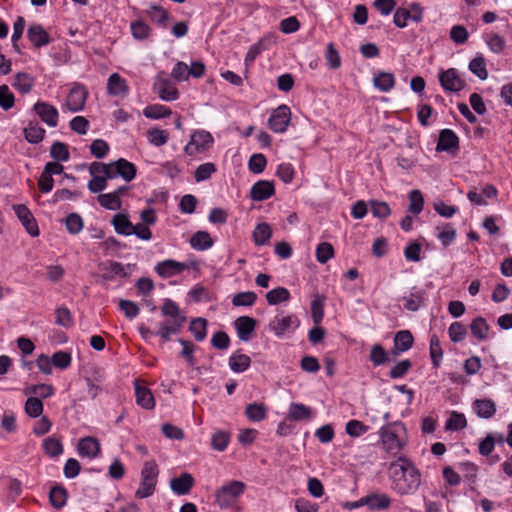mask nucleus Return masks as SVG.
<instances>
[{
	"mask_svg": "<svg viewBox=\"0 0 512 512\" xmlns=\"http://www.w3.org/2000/svg\"><path fill=\"white\" fill-rule=\"evenodd\" d=\"M161 313L171 318L170 321L184 324L186 317L181 313L179 306L172 300L166 299L161 307Z\"/></svg>",
	"mask_w": 512,
	"mask_h": 512,
	"instance_id": "a878e982",
	"label": "nucleus"
},
{
	"mask_svg": "<svg viewBox=\"0 0 512 512\" xmlns=\"http://www.w3.org/2000/svg\"><path fill=\"white\" fill-rule=\"evenodd\" d=\"M439 80L441 86L446 91L458 92L464 87V82L461 80L454 68L442 72L439 76Z\"/></svg>",
	"mask_w": 512,
	"mask_h": 512,
	"instance_id": "2eb2a0df",
	"label": "nucleus"
},
{
	"mask_svg": "<svg viewBox=\"0 0 512 512\" xmlns=\"http://www.w3.org/2000/svg\"><path fill=\"white\" fill-rule=\"evenodd\" d=\"M413 336L410 331H399L394 338V354L398 355L400 352H405L412 347Z\"/></svg>",
	"mask_w": 512,
	"mask_h": 512,
	"instance_id": "bb28decb",
	"label": "nucleus"
},
{
	"mask_svg": "<svg viewBox=\"0 0 512 512\" xmlns=\"http://www.w3.org/2000/svg\"><path fill=\"white\" fill-rule=\"evenodd\" d=\"M49 498L52 506L61 508L66 504L67 492L63 487H53L49 493Z\"/></svg>",
	"mask_w": 512,
	"mask_h": 512,
	"instance_id": "de8ad7c7",
	"label": "nucleus"
},
{
	"mask_svg": "<svg viewBox=\"0 0 512 512\" xmlns=\"http://www.w3.org/2000/svg\"><path fill=\"white\" fill-rule=\"evenodd\" d=\"M466 425L467 421L464 414L454 411L446 422V429L457 431L465 428Z\"/></svg>",
	"mask_w": 512,
	"mask_h": 512,
	"instance_id": "864d4df0",
	"label": "nucleus"
},
{
	"mask_svg": "<svg viewBox=\"0 0 512 512\" xmlns=\"http://www.w3.org/2000/svg\"><path fill=\"white\" fill-rule=\"evenodd\" d=\"M246 485L242 481L232 480L215 490V504L221 509L235 505L244 493Z\"/></svg>",
	"mask_w": 512,
	"mask_h": 512,
	"instance_id": "f03ea898",
	"label": "nucleus"
},
{
	"mask_svg": "<svg viewBox=\"0 0 512 512\" xmlns=\"http://www.w3.org/2000/svg\"><path fill=\"white\" fill-rule=\"evenodd\" d=\"M136 402L144 409H153L155 407V399L147 387L141 386L139 380L135 381Z\"/></svg>",
	"mask_w": 512,
	"mask_h": 512,
	"instance_id": "412c9836",
	"label": "nucleus"
},
{
	"mask_svg": "<svg viewBox=\"0 0 512 512\" xmlns=\"http://www.w3.org/2000/svg\"><path fill=\"white\" fill-rule=\"evenodd\" d=\"M77 449L80 456L92 459L100 453V443L93 437H85L79 441Z\"/></svg>",
	"mask_w": 512,
	"mask_h": 512,
	"instance_id": "6ab92c4d",
	"label": "nucleus"
},
{
	"mask_svg": "<svg viewBox=\"0 0 512 512\" xmlns=\"http://www.w3.org/2000/svg\"><path fill=\"white\" fill-rule=\"evenodd\" d=\"M182 326L183 324L173 321H162L158 324L156 334L164 341H169L172 335H176L180 332Z\"/></svg>",
	"mask_w": 512,
	"mask_h": 512,
	"instance_id": "c85d7f7f",
	"label": "nucleus"
},
{
	"mask_svg": "<svg viewBox=\"0 0 512 512\" xmlns=\"http://www.w3.org/2000/svg\"><path fill=\"white\" fill-rule=\"evenodd\" d=\"M186 269H188V266L185 263L178 262L172 259L159 262L155 267V271L162 278L173 277L175 275L182 273Z\"/></svg>",
	"mask_w": 512,
	"mask_h": 512,
	"instance_id": "ddd939ff",
	"label": "nucleus"
},
{
	"mask_svg": "<svg viewBox=\"0 0 512 512\" xmlns=\"http://www.w3.org/2000/svg\"><path fill=\"white\" fill-rule=\"evenodd\" d=\"M459 139L457 135L450 129H443L440 132L436 150L451 151L458 147Z\"/></svg>",
	"mask_w": 512,
	"mask_h": 512,
	"instance_id": "4be33fe9",
	"label": "nucleus"
},
{
	"mask_svg": "<svg viewBox=\"0 0 512 512\" xmlns=\"http://www.w3.org/2000/svg\"><path fill=\"white\" fill-rule=\"evenodd\" d=\"M230 435L224 431H217L213 434L211 444L217 451H224L229 443Z\"/></svg>",
	"mask_w": 512,
	"mask_h": 512,
	"instance_id": "0e129e2a",
	"label": "nucleus"
},
{
	"mask_svg": "<svg viewBox=\"0 0 512 512\" xmlns=\"http://www.w3.org/2000/svg\"><path fill=\"white\" fill-rule=\"evenodd\" d=\"M290 299V292L284 287H278L270 290L266 294V300L270 305H277Z\"/></svg>",
	"mask_w": 512,
	"mask_h": 512,
	"instance_id": "58836bf2",
	"label": "nucleus"
},
{
	"mask_svg": "<svg viewBox=\"0 0 512 512\" xmlns=\"http://www.w3.org/2000/svg\"><path fill=\"white\" fill-rule=\"evenodd\" d=\"M470 71L478 76L481 80H485L488 77L486 69V63L483 57H475L469 63Z\"/></svg>",
	"mask_w": 512,
	"mask_h": 512,
	"instance_id": "3c124183",
	"label": "nucleus"
},
{
	"mask_svg": "<svg viewBox=\"0 0 512 512\" xmlns=\"http://www.w3.org/2000/svg\"><path fill=\"white\" fill-rule=\"evenodd\" d=\"M15 104V97L7 85L0 86V107L7 111Z\"/></svg>",
	"mask_w": 512,
	"mask_h": 512,
	"instance_id": "69168bd1",
	"label": "nucleus"
},
{
	"mask_svg": "<svg viewBox=\"0 0 512 512\" xmlns=\"http://www.w3.org/2000/svg\"><path fill=\"white\" fill-rule=\"evenodd\" d=\"M425 291L416 290L410 293L409 297L405 298L404 307L409 311H417L421 306L424 305Z\"/></svg>",
	"mask_w": 512,
	"mask_h": 512,
	"instance_id": "e433bc0d",
	"label": "nucleus"
},
{
	"mask_svg": "<svg viewBox=\"0 0 512 512\" xmlns=\"http://www.w3.org/2000/svg\"><path fill=\"white\" fill-rule=\"evenodd\" d=\"M472 335L478 340H485L488 336L489 326L482 317H477L470 324Z\"/></svg>",
	"mask_w": 512,
	"mask_h": 512,
	"instance_id": "4c0bfd02",
	"label": "nucleus"
},
{
	"mask_svg": "<svg viewBox=\"0 0 512 512\" xmlns=\"http://www.w3.org/2000/svg\"><path fill=\"white\" fill-rule=\"evenodd\" d=\"M404 430V426L399 422H394L381 428L380 436L387 452L397 454L402 449L403 444L400 435Z\"/></svg>",
	"mask_w": 512,
	"mask_h": 512,
	"instance_id": "20e7f679",
	"label": "nucleus"
},
{
	"mask_svg": "<svg viewBox=\"0 0 512 512\" xmlns=\"http://www.w3.org/2000/svg\"><path fill=\"white\" fill-rule=\"evenodd\" d=\"M235 327L240 340L248 341L255 330L256 321L249 316H241L235 320Z\"/></svg>",
	"mask_w": 512,
	"mask_h": 512,
	"instance_id": "aec40b11",
	"label": "nucleus"
},
{
	"mask_svg": "<svg viewBox=\"0 0 512 512\" xmlns=\"http://www.w3.org/2000/svg\"><path fill=\"white\" fill-rule=\"evenodd\" d=\"M112 224L114 226L115 231L118 234L129 236L132 235L133 224L129 220L128 216L122 213L114 215L112 219Z\"/></svg>",
	"mask_w": 512,
	"mask_h": 512,
	"instance_id": "cd10ccee",
	"label": "nucleus"
},
{
	"mask_svg": "<svg viewBox=\"0 0 512 512\" xmlns=\"http://www.w3.org/2000/svg\"><path fill=\"white\" fill-rule=\"evenodd\" d=\"M14 211L23 226L26 228V231L33 237L38 236L39 229L29 209L24 205H15Z\"/></svg>",
	"mask_w": 512,
	"mask_h": 512,
	"instance_id": "4468645a",
	"label": "nucleus"
},
{
	"mask_svg": "<svg viewBox=\"0 0 512 512\" xmlns=\"http://www.w3.org/2000/svg\"><path fill=\"white\" fill-rule=\"evenodd\" d=\"M257 299V295L252 291L240 292L234 295L232 304L234 306H252Z\"/></svg>",
	"mask_w": 512,
	"mask_h": 512,
	"instance_id": "6e6d98bb",
	"label": "nucleus"
},
{
	"mask_svg": "<svg viewBox=\"0 0 512 512\" xmlns=\"http://www.w3.org/2000/svg\"><path fill=\"white\" fill-rule=\"evenodd\" d=\"M246 417L252 422H259L266 418L267 408L263 403H251L245 408Z\"/></svg>",
	"mask_w": 512,
	"mask_h": 512,
	"instance_id": "2f4dec72",
	"label": "nucleus"
},
{
	"mask_svg": "<svg viewBox=\"0 0 512 512\" xmlns=\"http://www.w3.org/2000/svg\"><path fill=\"white\" fill-rule=\"evenodd\" d=\"M473 408L478 417L485 419L493 417L496 412V405L491 399H476Z\"/></svg>",
	"mask_w": 512,
	"mask_h": 512,
	"instance_id": "b1692460",
	"label": "nucleus"
},
{
	"mask_svg": "<svg viewBox=\"0 0 512 512\" xmlns=\"http://www.w3.org/2000/svg\"><path fill=\"white\" fill-rule=\"evenodd\" d=\"M448 333L452 342H460L466 337L467 329L464 324L453 322L448 329Z\"/></svg>",
	"mask_w": 512,
	"mask_h": 512,
	"instance_id": "e2e57ef3",
	"label": "nucleus"
},
{
	"mask_svg": "<svg viewBox=\"0 0 512 512\" xmlns=\"http://www.w3.org/2000/svg\"><path fill=\"white\" fill-rule=\"evenodd\" d=\"M250 363V357L246 354L234 353L229 358V367L231 370L237 373L247 370L250 366Z\"/></svg>",
	"mask_w": 512,
	"mask_h": 512,
	"instance_id": "c9c22d12",
	"label": "nucleus"
},
{
	"mask_svg": "<svg viewBox=\"0 0 512 512\" xmlns=\"http://www.w3.org/2000/svg\"><path fill=\"white\" fill-rule=\"evenodd\" d=\"M313 415L310 407L302 403H291L288 410V420L290 421H303L309 420Z\"/></svg>",
	"mask_w": 512,
	"mask_h": 512,
	"instance_id": "5701e85b",
	"label": "nucleus"
},
{
	"mask_svg": "<svg viewBox=\"0 0 512 512\" xmlns=\"http://www.w3.org/2000/svg\"><path fill=\"white\" fill-rule=\"evenodd\" d=\"M371 213L376 218H386L391 214L389 205L384 201L370 200L368 202Z\"/></svg>",
	"mask_w": 512,
	"mask_h": 512,
	"instance_id": "a18cd8bd",
	"label": "nucleus"
},
{
	"mask_svg": "<svg viewBox=\"0 0 512 512\" xmlns=\"http://www.w3.org/2000/svg\"><path fill=\"white\" fill-rule=\"evenodd\" d=\"M195 481L191 474L182 473L179 477H175L170 481L171 490L177 495H186L194 486Z\"/></svg>",
	"mask_w": 512,
	"mask_h": 512,
	"instance_id": "f3484780",
	"label": "nucleus"
},
{
	"mask_svg": "<svg viewBox=\"0 0 512 512\" xmlns=\"http://www.w3.org/2000/svg\"><path fill=\"white\" fill-rule=\"evenodd\" d=\"M207 321L203 318L193 319L190 323L189 330L197 341H202L206 337Z\"/></svg>",
	"mask_w": 512,
	"mask_h": 512,
	"instance_id": "09e8293b",
	"label": "nucleus"
},
{
	"mask_svg": "<svg viewBox=\"0 0 512 512\" xmlns=\"http://www.w3.org/2000/svg\"><path fill=\"white\" fill-rule=\"evenodd\" d=\"M143 114L145 117L150 118V119H160V118L168 117L171 114V110L164 105L153 104V105L147 106L143 110Z\"/></svg>",
	"mask_w": 512,
	"mask_h": 512,
	"instance_id": "ea45409f",
	"label": "nucleus"
},
{
	"mask_svg": "<svg viewBox=\"0 0 512 512\" xmlns=\"http://www.w3.org/2000/svg\"><path fill=\"white\" fill-rule=\"evenodd\" d=\"M153 91L164 101H174L179 98L178 89L162 72L154 81Z\"/></svg>",
	"mask_w": 512,
	"mask_h": 512,
	"instance_id": "0eeeda50",
	"label": "nucleus"
},
{
	"mask_svg": "<svg viewBox=\"0 0 512 512\" xmlns=\"http://www.w3.org/2000/svg\"><path fill=\"white\" fill-rule=\"evenodd\" d=\"M217 171L214 163L207 162L197 167L194 172V178L196 182H202L211 177Z\"/></svg>",
	"mask_w": 512,
	"mask_h": 512,
	"instance_id": "49530a36",
	"label": "nucleus"
},
{
	"mask_svg": "<svg viewBox=\"0 0 512 512\" xmlns=\"http://www.w3.org/2000/svg\"><path fill=\"white\" fill-rule=\"evenodd\" d=\"M50 155L57 162H65L70 157L67 145L59 141H56L52 144L50 149Z\"/></svg>",
	"mask_w": 512,
	"mask_h": 512,
	"instance_id": "8fccbe9b",
	"label": "nucleus"
},
{
	"mask_svg": "<svg viewBox=\"0 0 512 512\" xmlns=\"http://www.w3.org/2000/svg\"><path fill=\"white\" fill-rule=\"evenodd\" d=\"M45 136V130L38 124L30 122L26 128H24L25 139L32 144L40 143Z\"/></svg>",
	"mask_w": 512,
	"mask_h": 512,
	"instance_id": "473e14b6",
	"label": "nucleus"
},
{
	"mask_svg": "<svg viewBox=\"0 0 512 512\" xmlns=\"http://www.w3.org/2000/svg\"><path fill=\"white\" fill-rule=\"evenodd\" d=\"M12 86L20 93L27 94L34 86V77L28 73L19 72L15 75Z\"/></svg>",
	"mask_w": 512,
	"mask_h": 512,
	"instance_id": "c756f323",
	"label": "nucleus"
},
{
	"mask_svg": "<svg viewBox=\"0 0 512 512\" xmlns=\"http://www.w3.org/2000/svg\"><path fill=\"white\" fill-rule=\"evenodd\" d=\"M373 84L380 91L388 92L395 85L394 75L388 72H380L374 77Z\"/></svg>",
	"mask_w": 512,
	"mask_h": 512,
	"instance_id": "72a5a7b5",
	"label": "nucleus"
},
{
	"mask_svg": "<svg viewBox=\"0 0 512 512\" xmlns=\"http://www.w3.org/2000/svg\"><path fill=\"white\" fill-rule=\"evenodd\" d=\"M27 38L35 48H40L50 43L49 34L40 24H32L28 27Z\"/></svg>",
	"mask_w": 512,
	"mask_h": 512,
	"instance_id": "dca6fc26",
	"label": "nucleus"
},
{
	"mask_svg": "<svg viewBox=\"0 0 512 512\" xmlns=\"http://www.w3.org/2000/svg\"><path fill=\"white\" fill-rule=\"evenodd\" d=\"M369 359L375 366H379L385 364L388 357L386 351L380 344H374L371 348Z\"/></svg>",
	"mask_w": 512,
	"mask_h": 512,
	"instance_id": "052dcab7",
	"label": "nucleus"
},
{
	"mask_svg": "<svg viewBox=\"0 0 512 512\" xmlns=\"http://www.w3.org/2000/svg\"><path fill=\"white\" fill-rule=\"evenodd\" d=\"M266 164H267V160H266L265 156L261 153H258V154H253L250 157L248 167L251 172H253L255 174H259L264 171Z\"/></svg>",
	"mask_w": 512,
	"mask_h": 512,
	"instance_id": "774afa93",
	"label": "nucleus"
},
{
	"mask_svg": "<svg viewBox=\"0 0 512 512\" xmlns=\"http://www.w3.org/2000/svg\"><path fill=\"white\" fill-rule=\"evenodd\" d=\"M214 138L210 132L206 130H195L189 142L184 147V152L189 156L207 152L213 145Z\"/></svg>",
	"mask_w": 512,
	"mask_h": 512,
	"instance_id": "39448f33",
	"label": "nucleus"
},
{
	"mask_svg": "<svg viewBox=\"0 0 512 512\" xmlns=\"http://www.w3.org/2000/svg\"><path fill=\"white\" fill-rule=\"evenodd\" d=\"M409 211L415 215H418L423 210L424 199L419 190H412L409 194Z\"/></svg>",
	"mask_w": 512,
	"mask_h": 512,
	"instance_id": "4d7b16f0",
	"label": "nucleus"
},
{
	"mask_svg": "<svg viewBox=\"0 0 512 512\" xmlns=\"http://www.w3.org/2000/svg\"><path fill=\"white\" fill-rule=\"evenodd\" d=\"M334 256L333 246L328 242H322L317 246L316 258L317 261L324 264Z\"/></svg>",
	"mask_w": 512,
	"mask_h": 512,
	"instance_id": "5fc2aeb1",
	"label": "nucleus"
},
{
	"mask_svg": "<svg viewBox=\"0 0 512 512\" xmlns=\"http://www.w3.org/2000/svg\"><path fill=\"white\" fill-rule=\"evenodd\" d=\"M88 96V91L83 85L76 84L69 92L66 100V107L71 112L81 111Z\"/></svg>",
	"mask_w": 512,
	"mask_h": 512,
	"instance_id": "1a4fd4ad",
	"label": "nucleus"
},
{
	"mask_svg": "<svg viewBox=\"0 0 512 512\" xmlns=\"http://www.w3.org/2000/svg\"><path fill=\"white\" fill-rule=\"evenodd\" d=\"M131 33L134 38L143 40L150 34L149 26L142 20H137L131 23Z\"/></svg>",
	"mask_w": 512,
	"mask_h": 512,
	"instance_id": "338daca9",
	"label": "nucleus"
},
{
	"mask_svg": "<svg viewBox=\"0 0 512 512\" xmlns=\"http://www.w3.org/2000/svg\"><path fill=\"white\" fill-rule=\"evenodd\" d=\"M391 488L399 495L414 493L421 483V474L414 464L405 457H399L388 468Z\"/></svg>",
	"mask_w": 512,
	"mask_h": 512,
	"instance_id": "f257e3e1",
	"label": "nucleus"
},
{
	"mask_svg": "<svg viewBox=\"0 0 512 512\" xmlns=\"http://www.w3.org/2000/svg\"><path fill=\"white\" fill-rule=\"evenodd\" d=\"M430 355L433 365L435 367H439L443 357V351L440 346V341L436 335H433L430 339Z\"/></svg>",
	"mask_w": 512,
	"mask_h": 512,
	"instance_id": "13d9d810",
	"label": "nucleus"
},
{
	"mask_svg": "<svg viewBox=\"0 0 512 512\" xmlns=\"http://www.w3.org/2000/svg\"><path fill=\"white\" fill-rule=\"evenodd\" d=\"M107 92L110 96L125 98L129 93L127 81L118 73H113L107 80Z\"/></svg>",
	"mask_w": 512,
	"mask_h": 512,
	"instance_id": "f8f14e48",
	"label": "nucleus"
},
{
	"mask_svg": "<svg viewBox=\"0 0 512 512\" xmlns=\"http://www.w3.org/2000/svg\"><path fill=\"white\" fill-rule=\"evenodd\" d=\"M274 192L273 182L260 180L252 186L250 196L254 201H263L270 198Z\"/></svg>",
	"mask_w": 512,
	"mask_h": 512,
	"instance_id": "a211bd4d",
	"label": "nucleus"
},
{
	"mask_svg": "<svg viewBox=\"0 0 512 512\" xmlns=\"http://www.w3.org/2000/svg\"><path fill=\"white\" fill-rule=\"evenodd\" d=\"M97 200H98L99 204L106 209L119 210L121 208V200L118 199L117 194H113V193L100 194L97 197Z\"/></svg>",
	"mask_w": 512,
	"mask_h": 512,
	"instance_id": "c03bdc74",
	"label": "nucleus"
},
{
	"mask_svg": "<svg viewBox=\"0 0 512 512\" xmlns=\"http://www.w3.org/2000/svg\"><path fill=\"white\" fill-rule=\"evenodd\" d=\"M190 245L193 249L204 251L213 246V239L210 234L206 231H198L194 233L190 238Z\"/></svg>",
	"mask_w": 512,
	"mask_h": 512,
	"instance_id": "393cba45",
	"label": "nucleus"
},
{
	"mask_svg": "<svg viewBox=\"0 0 512 512\" xmlns=\"http://www.w3.org/2000/svg\"><path fill=\"white\" fill-rule=\"evenodd\" d=\"M272 236V230L269 224H258L253 231V240L257 246H262L268 243Z\"/></svg>",
	"mask_w": 512,
	"mask_h": 512,
	"instance_id": "f704fd0d",
	"label": "nucleus"
},
{
	"mask_svg": "<svg viewBox=\"0 0 512 512\" xmlns=\"http://www.w3.org/2000/svg\"><path fill=\"white\" fill-rule=\"evenodd\" d=\"M43 448L50 457H57L63 453V445L56 437H48L43 441Z\"/></svg>",
	"mask_w": 512,
	"mask_h": 512,
	"instance_id": "79ce46f5",
	"label": "nucleus"
},
{
	"mask_svg": "<svg viewBox=\"0 0 512 512\" xmlns=\"http://www.w3.org/2000/svg\"><path fill=\"white\" fill-rule=\"evenodd\" d=\"M147 138L150 144L159 147L167 143L169 133L159 128H150L147 131Z\"/></svg>",
	"mask_w": 512,
	"mask_h": 512,
	"instance_id": "a19ab883",
	"label": "nucleus"
},
{
	"mask_svg": "<svg viewBox=\"0 0 512 512\" xmlns=\"http://www.w3.org/2000/svg\"><path fill=\"white\" fill-rule=\"evenodd\" d=\"M291 120V111L287 105L278 106L268 119L269 128L275 133L286 131Z\"/></svg>",
	"mask_w": 512,
	"mask_h": 512,
	"instance_id": "423d86ee",
	"label": "nucleus"
},
{
	"mask_svg": "<svg viewBox=\"0 0 512 512\" xmlns=\"http://www.w3.org/2000/svg\"><path fill=\"white\" fill-rule=\"evenodd\" d=\"M437 229L439 230L437 237L443 246L447 247L455 240L456 230L450 224H446L442 228L437 227Z\"/></svg>",
	"mask_w": 512,
	"mask_h": 512,
	"instance_id": "bf43d9fd",
	"label": "nucleus"
},
{
	"mask_svg": "<svg viewBox=\"0 0 512 512\" xmlns=\"http://www.w3.org/2000/svg\"><path fill=\"white\" fill-rule=\"evenodd\" d=\"M364 504L372 510L387 509L390 506V499L385 494H370L364 497Z\"/></svg>",
	"mask_w": 512,
	"mask_h": 512,
	"instance_id": "7c9ffc66",
	"label": "nucleus"
},
{
	"mask_svg": "<svg viewBox=\"0 0 512 512\" xmlns=\"http://www.w3.org/2000/svg\"><path fill=\"white\" fill-rule=\"evenodd\" d=\"M147 15L156 23L165 25L168 20V13L160 6L151 5L146 10Z\"/></svg>",
	"mask_w": 512,
	"mask_h": 512,
	"instance_id": "680f3d73",
	"label": "nucleus"
},
{
	"mask_svg": "<svg viewBox=\"0 0 512 512\" xmlns=\"http://www.w3.org/2000/svg\"><path fill=\"white\" fill-rule=\"evenodd\" d=\"M298 326V320L291 315L288 316H276L269 323V329L278 337L283 336L293 328Z\"/></svg>",
	"mask_w": 512,
	"mask_h": 512,
	"instance_id": "9b49d317",
	"label": "nucleus"
},
{
	"mask_svg": "<svg viewBox=\"0 0 512 512\" xmlns=\"http://www.w3.org/2000/svg\"><path fill=\"white\" fill-rule=\"evenodd\" d=\"M136 166L124 158L110 162L108 177L111 179L122 177L125 181H131L136 176Z\"/></svg>",
	"mask_w": 512,
	"mask_h": 512,
	"instance_id": "6e6552de",
	"label": "nucleus"
},
{
	"mask_svg": "<svg viewBox=\"0 0 512 512\" xmlns=\"http://www.w3.org/2000/svg\"><path fill=\"white\" fill-rule=\"evenodd\" d=\"M158 473V466L154 461L145 462L141 472V483L139 488L135 492L136 498H147L154 493Z\"/></svg>",
	"mask_w": 512,
	"mask_h": 512,
	"instance_id": "7ed1b4c3",
	"label": "nucleus"
},
{
	"mask_svg": "<svg viewBox=\"0 0 512 512\" xmlns=\"http://www.w3.org/2000/svg\"><path fill=\"white\" fill-rule=\"evenodd\" d=\"M324 300L323 296L316 295L311 303V316L316 325L321 323L324 316Z\"/></svg>",
	"mask_w": 512,
	"mask_h": 512,
	"instance_id": "37998d69",
	"label": "nucleus"
},
{
	"mask_svg": "<svg viewBox=\"0 0 512 512\" xmlns=\"http://www.w3.org/2000/svg\"><path fill=\"white\" fill-rule=\"evenodd\" d=\"M34 110L49 127H56L58 124V110L47 102L39 101L35 103Z\"/></svg>",
	"mask_w": 512,
	"mask_h": 512,
	"instance_id": "9d476101",
	"label": "nucleus"
},
{
	"mask_svg": "<svg viewBox=\"0 0 512 512\" xmlns=\"http://www.w3.org/2000/svg\"><path fill=\"white\" fill-rule=\"evenodd\" d=\"M25 412L28 416L36 418L43 412V403L38 397H29L25 403Z\"/></svg>",
	"mask_w": 512,
	"mask_h": 512,
	"instance_id": "603ef678",
	"label": "nucleus"
}]
</instances>
